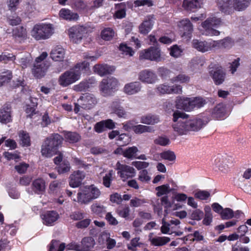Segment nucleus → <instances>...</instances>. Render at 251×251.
Returning a JSON list of instances; mask_svg holds the SVG:
<instances>
[{"instance_id":"1","label":"nucleus","mask_w":251,"mask_h":251,"mask_svg":"<svg viewBox=\"0 0 251 251\" xmlns=\"http://www.w3.org/2000/svg\"><path fill=\"white\" fill-rule=\"evenodd\" d=\"M174 131L178 135H186L191 131H198L208 122L206 117H197L188 119L187 115L179 111H175L173 115Z\"/></svg>"},{"instance_id":"2","label":"nucleus","mask_w":251,"mask_h":251,"mask_svg":"<svg viewBox=\"0 0 251 251\" xmlns=\"http://www.w3.org/2000/svg\"><path fill=\"white\" fill-rule=\"evenodd\" d=\"M62 137L58 134H52L47 137L41 147L42 155L46 157H50L55 154L63 142Z\"/></svg>"},{"instance_id":"3","label":"nucleus","mask_w":251,"mask_h":251,"mask_svg":"<svg viewBox=\"0 0 251 251\" xmlns=\"http://www.w3.org/2000/svg\"><path fill=\"white\" fill-rule=\"evenodd\" d=\"M101 195L100 190L94 185L80 187L77 195V201L81 204H87Z\"/></svg>"},{"instance_id":"4","label":"nucleus","mask_w":251,"mask_h":251,"mask_svg":"<svg viewBox=\"0 0 251 251\" xmlns=\"http://www.w3.org/2000/svg\"><path fill=\"white\" fill-rule=\"evenodd\" d=\"M204 104V100L201 98L177 97L176 100V108L188 112L192 111L195 108H200Z\"/></svg>"},{"instance_id":"5","label":"nucleus","mask_w":251,"mask_h":251,"mask_svg":"<svg viewBox=\"0 0 251 251\" xmlns=\"http://www.w3.org/2000/svg\"><path fill=\"white\" fill-rule=\"evenodd\" d=\"M54 33V27L51 24H37L31 31V35L36 40L46 39Z\"/></svg>"},{"instance_id":"6","label":"nucleus","mask_w":251,"mask_h":251,"mask_svg":"<svg viewBox=\"0 0 251 251\" xmlns=\"http://www.w3.org/2000/svg\"><path fill=\"white\" fill-rule=\"evenodd\" d=\"M97 102L96 98L92 94H83L75 103L74 111L75 113H78L80 111V108L90 109L96 105Z\"/></svg>"},{"instance_id":"7","label":"nucleus","mask_w":251,"mask_h":251,"mask_svg":"<svg viewBox=\"0 0 251 251\" xmlns=\"http://www.w3.org/2000/svg\"><path fill=\"white\" fill-rule=\"evenodd\" d=\"M212 164L223 173H227L232 164V159L227 156L218 155L212 158Z\"/></svg>"},{"instance_id":"8","label":"nucleus","mask_w":251,"mask_h":251,"mask_svg":"<svg viewBox=\"0 0 251 251\" xmlns=\"http://www.w3.org/2000/svg\"><path fill=\"white\" fill-rule=\"evenodd\" d=\"M47 56L48 53L46 52H43L36 58L35 63L32 69V73L35 77L40 78L45 75L48 66L43 61Z\"/></svg>"},{"instance_id":"9","label":"nucleus","mask_w":251,"mask_h":251,"mask_svg":"<svg viewBox=\"0 0 251 251\" xmlns=\"http://www.w3.org/2000/svg\"><path fill=\"white\" fill-rule=\"evenodd\" d=\"M221 23L220 19L216 17L209 18L201 23L205 34L208 35H218L220 32L216 29Z\"/></svg>"},{"instance_id":"10","label":"nucleus","mask_w":251,"mask_h":251,"mask_svg":"<svg viewBox=\"0 0 251 251\" xmlns=\"http://www.w3.org/2000/svg\"><path fill=\"white\" fill-rule=\"evenodd\" d=\"M119 85L118 80L113 77L104 78L100 85V89L104 96L110 94L113 90L116 89Z\"/></svg>"},{"instance_id":"11","label":"nucleus","mask_w":251,"mask_h":251,"mask_svg":"<svg viewBox=\"0 0 251 251\" xmlns=\"http://www.w3.org/2000/svg\"><path fill=\"white\" fill-rule=\"evenodd\" d=\"M80 78V73L71 70L62 74L58 80L59 83L63 87H66L75 82Z\"/></svg>"},{"instance_id":"12","label":"nucleus","mask_w":251,"mask_h":251,"mask_svg":"<svg viewBox=\"0 0 251 251\" xmlns=\"http://www.w3.org/2000/svg\"><path fill=\"white\" fill-rule=\"evenodd\" d=\"M116 169L118 171L117 174L124 181L129 178L134 177L136 175V171L131 166L122 164L120 162H118L116 163Z\"/></svg>"},{"instance_id":"13","label":"nucleus","mask_w":251,"mask_h":251,"mask_svg":"<svg viewBox=\"0 0 251 251\" xmlns=\"http://www.w3.org/2000/svg\"><path fill=\"white\" fill-rule=\"evenodd\" d=\"M68 32L71 40L74 43H78L87 33V28L82 25H76L70 28Z\"/></svg>"},{"instance_id":"14","label":"nucleus","mask_w":251,"mask_h":251,"mask_svg":"<svg viewBox=\"0 0 251 251\" xmlns=\"http://www.w3.org/2000/svg\"><path fill=\"white\" fill-rule=\"evenodd\" d=\"M209 74L216 85L223 83L225 79V73L221 67L218 65H212L210 68Z\"/></svg>"},{"instance_id":"15","label":"nucleus","mask_w":251,"mask_h":251,"mask_svg":"<svg viewBox=\"0 0 251 251\" xmlns=\"http://www.w3.org/2000/svg\"><path fill=\"white\" fill-rule=\"evenodd\" d=\"M139 57L141 59L159 61L160 58V51L159 48H148L140 52Z\"/></svg>"},{"instance_id":"16","label":"nucleus","mask_w":251,"mask_h":251,"mask_svg":"<svg viewBox=\"0 0 251 251\" xmlns=\"http://www.w3.org/2000/svg\"><path fill=\"white\" fill-rule=\"evenodd\" d=\"M85 177V174L83 172L79 170L74 172L69 177L70 186L73 188L78 187Z\"/></svg>"},{"instance_id":"17","label":"nucleus","mask_w":251,"mask_h":251,"mask_svg":"<svg viewBox=\"0 0 251 251\" xmlns=\"http://www.w3.org/2000/svg\"><path fill=\"white\" fill-rule=\"evenodd\" d=\"M157 91L162 94H179L182 92V88L180 85L169 86L166 84H162L157 86Z\"/></svg>"},{"instance_id":"18","label":"nucleus","mask_w":251,"mask_h":251,"mask_svg":"<svg viewBox=\"0 0 251 251\" xmlns=\"http://www.w3.org/2000/svg\"><path fill=\"white\" fill-rule=\"evenodd\" d=\"M139 79L142 82L152 84L157 80V75L152 72L145 70L139 74Z\"/></svg>"},{"instance_id":"19","label":"nucleus","mask_w":251,"mask_h":251,"mask_svg":"<svg viewBox=\"0 0 251 251\" xmlns=\"http://www.w3.org/2000/svg\"><path fill=\"white\" fill-rule=\"evenodd\" d=\"M59 218V214L54 211H48L41 215L43 224L47 226H52Z\"/></svg>"},{"instance_id":"20","label":"nucleus","mask_w":251,"mask_h":251,"mask_svg":"<svg viewBox=\"0 0 251 251\" xmlns=\"http://www.w3.org/2000/svg\"><path fill=\"white\" fill-rule=\"evenodd\" d=\"M115 68L107 64H96L93 67V71L100 76H103L113 72Z\"/></svg>"},{"instance_id":"21","label":"nucleus","mask_w":251,"mask_h":251,"mask_svg":"<svg viewBox=\"0 0 251 251\" xmlns=\"http://www.w3.org/2000/svg\"><path fill=\"white\" fill-rule=\"evenodd\" d=\"M115 126V123L112 120L108 119L96 123L94 126V130L97 133H101L106 128L113 129Z\"/></svg>"},{"instance_id":"22","label":"nucleus","mask_w":251,"mask_h":251,"mask_svg":"<svg viewBox=\"0 0 251 251\" xmlns=\"http://www.w3.org/2000/svg\"><path fill=\"white\" fill-rule=\"evenodd\" d=\"M142 88L141 83L138 81L132 82L126 84L124 88V92L127 95H132L139 93Z\"/></svg>"},{"instance_id":"23","label":"nucleus","mask_w":251,"mask_h":251,"mask_svg":"<svg viewBox=\"0 0 251 251\" xmlns=\"http://www.w3.org/2000/svg\"><path fill=\"white\" fill-rule=\"evenodd\" d=\"M178 26L181 30L183 32L182 37L185 36L190 38V34L193 31V25L188 19H185L179 22Z\"/></svg>"},{"instance_id":"24","label":"nucleus","mask_w":251,"mask_h":251,"mask_svg":"<svg viewBox=\"0 0 251 251\" xmlns=\"http://www.w3.org/2000/svg\"><path fill=\"white\" fill-rule=\"evenodd\" d=\"M149 240L152 246H162L170 242V238L165 236H153V233H151L149 235Z\"/></svg>"},{"instance_id":"25","label":"nucleus","mask_w":251,"mask_h":251,"mask_svg":"<svg viewBox=\"0 0 251 251\" xmlns=\"http://www.w3.org/2000/svg\"><path fill=\"white\" fill-rule=\"evenodd\" d=\"M217 6L219 9L226 14H230L233 11L231 6L232 0H217Z\"/></svg>"},{"instance_id":"26","label":"nucleus","mask_w":251,"mask_h":251,"mask_svg":"<svg viewBox=\"0 0 251 251\" xmlns=\"http://www.w3.org/2000/svg\"><path fill=\"white\" fill-rule=\"evenodd\" d=\"M227 110L224 103L217 104L212 112V116L216 119H221L227 116Z\"/></svg>"},{"instance_id":"27","label":"nucleus","mask_w":251,"mask_h":251,"mask_svg":"<svg viewBox=\"0 0 251 251\" xmlns=\"http://www.w3.org/2000/svg\"><path fill=\"white\" fill-rule=\"evenodd\" d=\"M110 110L119 118H126L127 113L124 108L121 106L118 101H113L110 106Z\"/></svg>"},{"instance_id":"28","label":"nucleus","mask_w":251,"mask_h":251,"mask_svg":"<svg viewBox=\"0 0 251 251\" xmlns=\"http://www.w3.org/2000/svg\"><path fill=\"white\" fill-rule=\"evenodd\" d=\"M11 120V107L9 105H4L0 111V122L6 124Z\"/></svg>"},{"instance_id":"29","label":"nucleus","mask_w":251,"mask_h":251,"mask_svg":"<svg viewBox=\"0 0 251 251\" xmlns=\"http://www.w3.org/2000/svg\"><path fill=\"white\" fill-rule=\"evenodd\" d=\"M59 16L64 20L69 21H76L79 19V16L77 13L65 8L60 10Z\"/></svg>"},{"instance_id":"30","label":"nucleus","mask_w":251,"mask_h":251,"mask_svg":"<svg viewBox=\"0 0 251 251\" xmlns=\"http://www.w3.org/2000/svg\"><path fill=\"white\" fill-rule=\"evenodd\" d=\"M201 4L200 0H184L182 7L187 11L194 12L195 9L201 7Z\"/></svg>"},{"instance_id":"31","label":"nucleus","mask_w":251,"mask_h":251,"mask_svg":"<svg viewBox=\"0 0 251 251\" xmlns=\"http://www.w3.org/2000/svg\"><path fill=\"white\" fill-rule=\"evenodd\" d=\"M153 16H148L144 22L139 26L140 33L147 34L151 29L153 25Z\"/></svg>"},{"instance_id":"32","label":"nucleus","mask_w":251,"mask_h":251,"mask_svg":"<svg viewBox=\"0 0 251 251\" xmlns=\"http://www.w3.org/2000/svg\"><path fill=\"white\" fill-rule=\"evenodd\" d=\"M203 65V61L200 59H194L191 61L189 64V72L192 74L199 72Z\"/></svg>"},{"instance_id":"33","label":"nucleus","mask_w":251,"mask_h":251,"mask_svg":"<svg viewBox=\"0 0 251 251\" xmlns=\"http://www.w3.org/2000/svg\"><path fill=\"white\" fill-rule=\"evenodd\" d=\"M139 151V149L136 146L127 147L124 149V157L129 160H133L135 159Z\"/></svg>"},{"instance_id":"34","label":"nucleus","mask_w":251,"mask_h":251,"mask_svg":"<svg viewBox=\"0 0 251 251\" xmlns=\"http://www.w3.org/2000/svg\"><path fill=\"white\" fill-rule=\"evenodd\" d=\"M64 48H53L50 52V57L56 61L62 60L64 58Z\"/></svg>"},{"instance_id":"35","label":"nucleus","mask_w":251,"mask_h":251,"mask_svg":"<svg viewBox=\"0 0 251 251\" xmlns=\"http://www.w3.org/2000/svg\"><path fill=\"white\" fill-rule=\"evenodd\" d=\"M18 134L20 144L24 147L29 146L30 144V139L28 133L26 131L21 130Z\"/></svg>"},{"instance_id":"36","label":"nucleus","mask_w":251,"mask_h":251,"mask_svg":"<svg viewBox=\"0 0 251 251\" xmlns=\"http://www.w3.org/2000/svg\"><path fill=\"white\" fill-rule=\"evenodd\" d=\"M159 122L158 117L155 115H148L141 118V123L147 125H154Z\"/></svg>"},{"instance_id":"37","label":"nucleus","mask_w":251,"mask_h":251,"mask_svg":"<svg viewBox=\"0 0 251 251\" xmlns=\"http://www.w3.org/2000/svg\"><path fill=\"white\" fill-rule=\"evenodd\" d=\"M34 191L37 194H42L45 190V182L42 179H37L33 182Z\"/></svg>"},{"instance_id":"38","label":"nucleus","mask_w":251,"mask_h":251,"mask_svg":"<svg viewBox=\"0 0 251 251\" xmlns=\"http://www.w3.org/2000/svg\"><path fill=\"white\" fill-rule=\"evenodd\" d=\"M132 130L136 134H142L145 132H152L154 131L152 127L142 125H138L132 126Z\"/></svg>"},{"instance_id":"39","label":"nucleus","mask_w":251,"mask_h":251,"mask_svg":"<svg viewBox=\"0 0 251 251\" xmlns=\"http://www.w3.org/2000/svg\"><path fill=\"white\" fill-rule=\"evenodd\" d=\"M156 156H160L161 159L167 160L169 161H175L176 159V156L175 152L172 151L168 150L158 153Z\"/></svg>"},{"instance_id":"40","label":"nucleus","mask_w":251,"mask_h":251,"mask_svg":"<svg viewBox=\"0 0 251 251\" xmlns=\"http://www.w3.org/2000/svg\"><path fill=\"white\" fill-rule=\"evenodd\" d=\"M64 137L66 140L70 143L77 142L80 139V136L76 132L65 131Z\"/></svg>"},{"instance_id":"41","label":"nucleus","mask_w":251,"mask_h":251,"mask_svg":"<svg viewBox=\"0 0 251 251\" xmlns=\"http://www.w3.org/2000/svg\"><path fill=\"white\" fill-rule=\"evenodd\" d=\"M251 1V0H234V9L238 11L243 10L249 6Z\"/></svg>"},{"instance_id":"42","label":"nucleus","mask_w":251,"mask_h":251,"mask_svg":"<svg viewBox=\"0 0 251 251\" xmlns=\"http://www.w3.org/2000/svg\"><path fill=\"white\" fill-rule=\"evenodd\" d=\"M96 79L92 77L89 79L86 82H81L78 85L75 86V90L80 91H83L86 88L90 87L92 84L96 83Z\"/></svg>"},{"instance_id":"43","label":"nucleus","mask_w":251,"mask_h":251,"mask_svg":"<svg viewBox=\"0 0 251 251\" xmlns=\"http://www.w3.org/2000/svg\"><path fill=\"white\" fill-rule=\"evenodd\" d=\"M12 78V73L6 70L0 72V87L7 83Z\"/></svg>"},{"instance_id":"44","label":"nucleus","mask_w":251,"mask_h":251,"mask_svg":"<svg viewBox=\"0 0 251 251\" xmlns=\"http://www.w3.org/2000/svg\"><path fill=\"white\" fill-rule=\"evenodd\" d=\"M59 245L58 241L56 240H52L49 245V251H64L66 249L65 243H61Z\"/></svg>"},{"instance_id":"45","label":"nucleus","mask_w":251,"mask_h":251,"mask_svg":"<svg viewBox=\"0 0 251 251\" xmlns=\"http://www.w3.org/2000/svg\"><path fill=\"white\" fill-rule=\"evenodd\" d=\"M91 210L94 213L100 216H101L102 214L106 212L105 207L98 203H93L91 206Z\"/></svg>"},{"instance_id":"46","label":"nucleus","mask_w":251,"mask_h":251,"mask_svg":"<svg viewBox=\"0 0 251 251\" xmlns=\"http://www.w3.org/2000/svg\"><path fill=\"white\" fill-rule=\"evenodd\" d=\"M13 34L15 38H21L22 40L26 37V30L23 26L15 28L13 31Z\"/></svg>"},{"instance_id":"47","label":"nucleus","mask_w":251,"mask_h":251,"mask_svg":"<svg viewBox=\"0 0 251 251\" xmlns=\"http://www.w3.org/2000/svg\"><path fill=\"white\" fill-rule=\"evenodd\" d=\"M157 191L156 195L160 197L164 195H167L172 191V189L169 184H166L158 186L155 188Z\"/></svg>"},{"instance_id":"48","label":"nucleus","mask_w":251,"mask_h":251,"mask_svg":"<svg viewBox=\"0 0 251 251\" xmlns=\"http://www.w3.org/2000/svg\"><path fill=\"white\" fill-rule=\"evenodd\" d=\"M110 234L107 232H103L101 234V237L105 239L107 242V248L108 249H113L116 245V241L110 238Z\"/></svg>"},{"instance_id":"49","label":"nucleus","mask_w":251,"mask_h":251,"mask_svg":"<svg viewBox=\"0 0 251 251\" xmlns=\"http://www.w3.org/2000/svg\"><path fill=\"white\" fill-rule=\"evenodd\" d=\"M138 179L143 183H147L150 181L151 177L147 170H142L139 172Z\"/></svg>"},{"instance_id":"50","label":"nucleus","mask_w":251,"mask_h":251,"mask_svg":"<svg viewBox=\"0 0 251 251\" xmlns=\"http://www.w3.org/2000/svg\"><path fill=\"white\" fill-rule=\"evenodd\" d=\"M71 166L68 161L64 160L57 167V171L59 174H65L70 171Z\"/></svg>"},{"instance_id":"51","label":"nucleus","mask_w":251,"mask_h":251,"mask_svg":"<svg viewBox=\"0 0 251 251\" xmlns=\"http://www.w3.org/2000/svg\"><path fill=\"white\" fill-rule=\"evenodd\" d=\"M89 68V64L88 62L86 61H83L81 63H77L75 67V71H78L80 73V75L81 73H85L88 71Z\"/></svg>"},{"instance_id":"52","label":"nucleus","mask_w":251,"mask_h":251,"mask_svg":"<svg viewBox=\"0 0 251 251\" xmlns=\"http://www.w3.org/2000/svg\"><path fill=\"white\" fill-rule=\"evenodd\" d=\"M101 36L103 40L109 41L114 36V31L111 28H106L101 31Z\"/></svg>"},{"instance_id":"53","label":"nucleus","mask_w":251,"mask_h":251,"mask_svg":"<svg viewBox=\"0 0 251 251\" xmlns=\"http://www.w3.org/2000/svg\"><path fill=\"white\" fill-rule=\"evenodd\" d=\"M154 143L161 146H166L170 144V140L166 136H160L154 139Z\"/></svg>"},{"instance_id":"54","label":"nucleus","mask_w":251,"mask_h":251,"mask_svg":"<svg viewBox=\"0 0 251 251\" xmlns=\"http://www.w3.org/2000/svg\"><path fill=\"white\" fill-rule=\"evenodd\" d=\"M140 238L135 237L131 239L129 244L127 245V249L131 251H136V247H140L142 243L139 242Z\"/></svg>"},{"instance_id":"55","label":"nucleus","mask_w":251,"mask_h":251,"mask_svg":"<svg viewBox=\"0 0 251 251\" xmlns=\"http://www.w3.org/2000/svg\"><path fill=\"white\" fill-rule=\"evenodd\" d=\"M210 196V193L205 190H198L194 193V197L201 200H206Z\"/></svg>"},{"instance_id":"56","label":"nucleus","mask_w":251,"mask_h":251,"mask_svg":"<svg viewBox=\"0 0 251 251\" xmlns=\"http://www.w3.org/2000/svg\"><path fill=\"white\" fill-rule=\"evenodd\" d=\"M119 53L122 57H130L132 56L134 51L132 48H117Z\"/></svg>"},{"instance_id":"57","label":"nucleus","mask_w":251,"mask_h":251,"mask_svg":"<svg viewBox=\"0 0 251 251\" xmlns=\"http://www.w3.org/2000/svg\"><path fill=\"white\" fill-rule=\"evenodd\" d=\"M217 44L218 45H216L215 46L219 45L224 47L234 46L233 40L229 37H226L220 40L219 42H217Z\"/></svg>"},{"instance_id":"58","label":"nucleus","mask_w":251,"mask_h":251,"mask_svg":"<svg viewBox=\"0 0 251 251\" xmlns=\"http://www.w3.org/2000/svg\"><path fill=\"white\" fill-rule=\"evenodd\" d=\"M221 216L223 220H227L232 218L234 216L233 212L232 209L226 208L223 209L221 212Z\"/></svg>"},{"instance_id":"59","label":"nucleus","mask_w":251,"mask_h":251,"mask_svg":"<svg viewBox=\"0 0 251 251\" xmlns=\"http://www.w3.org/2000/svg\"><path fill=\"white\" fill-rule=\"evenodd\" d=\"M62 183L59 180H55L50 183L49 186L50 190L52 193L56 192L62 187Z\"/></svg>"},{"instance_id":"60","label":"nucleus","mask_w":251,"mask_h":251,"mask_svg":"<svg viewBox=\"0 0 251 251\" xmlns=\"http://www.w3.org/2000/svg\"><path fill=\"white\" fill-rule=\"evenodd\" d=\"M132 165L138 170H146L150 165V163L145 161H134L132 162Z\"/></svg>"},{"instance_id":"61","label":"nucleus","mask_w":251,"mask_h":251,"mask_svg":"<svg viewBox=\"0 0 251 251\" xmlns=\"http://www.w3.org/2000/svg\"><path fill=\"white\" fill-rule=\"evenodd\" d=\"M113 175V170H110L103 178V184L106 187H109Z\"/></svg>"},{"instance_id":"62","label":"nucleus","mask_w":251,"mask_h":251,"mask_svg":"<svg viewBox=\"0 0 251 251\" xmlns=\"http://www.w3.org/2000/svg\"><path fill=\"white\" fill-rule=\"evenodd\" d=\"M146 201L145 199L134 198L130 200V205L132 207H139L145 203Z\"/></svg>"},{"instance_id":"63","label":"nucleus","mask_w":251,"mask_h":251,"mask_svg":"<svg viewBox=\"0 0 251 251\" xmlns=\"http://www.w3.org/2000/svg\"><path fill=\"white\" fill-rule=\"evenodd\" d=\"M22 0H7V3L8 9L11 11H15Z\"/></svg>"},{"instance_id":"64","label":"nucleus","mask_w":251,"mask_h":251,"mask_svg":"<svg viewBox=\"0 0 251 251\" xmlns=\"http://www.w3.org/2000/svg\"><path fill=\"white\" fill-rule=\"evenodd\" d=\"M183 52V50L181 48H170L169 53L171 56L177 58L180 57Z\"/></svg>"}]
</instances>
